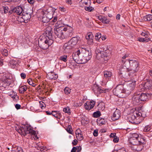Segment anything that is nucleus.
I'll list each match as a JSON object with an SVG mask.
<instances>
[{
  "label": "nucleus",
  "mask_w": 152,
  "mask_h": 152,
  "mask_svg": "<svg viewBox=\"0 0 152 152\" xmlns=\"http://www.w3.org/2000/svg\"><path fill=\"white\" fill-rule=\"evenodd\" d=\"M49 30H46V36H41L38 40V45L43 50L48 49L53 43V37L52 36L53 31L51 28H48Z\"/></svg>",
  "instance_id": "nucleus-1"
},
{
  "label": "nucleus",
  "mask_w": 152,
  "mask_h": 152,
  "mask_svg": "<svg viewBox=\"0 0 152 152\" xmlns=\"http://www.w3.org/2000/svg\"><path fill=\"white\" fill-rule=\"evenodd\" d=\"M32 12V10L30 7H28L26 9L24 8V11L22 15L19 16L18 20L21 23H27L31 18V15Z\"/></svg>",
  "instance_id": "nucleus-2"
},
{
  "label": "nucleus",
  "mask_w": 152,
  "mask_h": 152,
  "mask_svg": "<svg viewBox=\"0 0 152 152\" xmlns=\"http://www.w3.org/2000/svg\"><path fill=\"white\" fill-rule=\"evenodd\" d=\"M55 11V9L51 7H49L47 10L42 11V21L44 23L49 22L53 18Z\"/></svg>",
  "instance_id": "nucleus-3"
},
{
  "label": "nucleus",
  "mask_w": 152,
  "mask_h": 152,
  "mask_svg": "<svg viewBox=\"0 0 152 152\" xmlns=\"http://www.w3.org/2000/svg\"><path fill=\"white\" fill-rule=\"evenodd\" d=\"M18 131L21 135L25 136L28 134L31 135H35L36 134V131L31 128L30 125H24L23 126H20Z\"/></svg>",
  "instance_id": "nucleus-4"
},
{
  "label": "nucleus",
  "mask_w": 152,
  "mask_h": 152,
  "mask_svg": "<svg viewBox=\"0 0 152 152\" xmlns=\"http://www.w3.org/2000/svg\"><path fill=\"white\" fill-rule=\"evenodd\" d=\"M130 67L127 68V71L130 72L128 74L129 75H131V73H134L137 72L139 69V63L138 62L134 60H130L129 61Z\"/></svg>",
  "instance_id": "nucleus-5"
},
{
  "label": "nucleus",
  "mask_w": 152,
  "mask_h": 152,
  "mask_svg": "<svg viewBox=\"0 0 152 152\" xmlns=\"http://www.w3.org/2000/svg\"><path fill=\"white\" fill-rule=\"evenodd\" d=\"M145 115H143L140 112L136 111L134 112L133 114L130 115L129 118V122L131 123L136 124L138 123V122L137 121V118H139V117L140 116L145 117Z\"/></svg>",
  "instance_id": "nucleus-6"
},
{
  "label": "nucleus",
  "mask_w": 152,
  "mask_h": 152,
  "mask_svg": "<svg viewBox=\"0 0 152 152\" xmlns=\"http://www.w3.org/2000/svg\"><path fill=\"white\" fill-rule=\"evenodd\" d=\"M124 89L123 85L119 84L113 90V93L115 96L120 98H123L124 96L123 94H125Z\"/></svg>",
  "instance_id": "nucleus-7"
},
{
  "label": "nucleus",
  "mask_w": 152,
  "mask_h": 152,
  "mask_svg": "<svg viewBox=\"0 0 152 152\" xmlns=\"http://www.w3.org/2000/svg\"><path fill=\"white\" fill-rule=\"evenodd\" d=\"M91 53L90 49H83L81 51V55L83 58L81 59L82 61L84 60L86 62L90 60L91 58Z\"/></svg>",
  "instance_id": "nucleus-8"
},
{
  "label": "nucleus",
  "mask_w": 152,
  "mask_h": 152,
  "mask_svg": "<svg viewBox=\"0 0 152 152\" xmlns=\"http://www.w3.org/2000/svg\"><path fill=\"white\" fill-rule=\"evenodd\" d=\"M124 85V90L125 94L129 95L135 88V83L132 82Z\"/></svg>",
  "instance_id": "nucleus-9"
},
{
  "label": "nucleus",
  "mask_w": 152,
  "mask_h": 152,
  "mask_svg": "<svg viewBox=\"0 0 152 152\" xmlns=\"http://www.w3.org/2000/svg\"><path fill=\"white\" fill-rule=\"evenodd\" d=\"M96 58L97 59H99L101 58H104V60L105 61H107L109 58V57L106 56L105 55V54L103 53L102 50H100L99 49H97L96 51Z\"/></svg>",
  "instance_id": "nucleus-10"
},
{
  "label": "nucleus",
  "mask_w": 152,
  "mask_h": 152,
  "mask_svg": "<svg viewBox=\"0 0 152 152\" xmlns=\"http://www.w3.org/2000/svg\"><path fill=\"white\" fill-rule=\"evenodd\" d=\"M24 11V9L20 6H18L16 7H11V10L9 11L10 12L16 13L18 15L22 14Z\"/></svg>",
  "instance_id": "nucleus-11"
},
{
  "label": "nucleus",
  "mask_w": 152,
  "mask_h": 152,
  "mask_svg": "<svg viewBox=\"0 0 152 152\" xmlns=\"http://www.w3.org/2000/svg\"><path fill=\"white\" fill-rule=\"evenodd\" d=\"M54 33L58 37L61 39H63L65 38V36L64 34V32L62 31V30L61 29L60 27L56 28H55Z\"/></svg>",
  "instance_id": "nucleus-12"
},
{
  "label": "nucleus",
  "mask_w": 152,
  "mask_h": 152,
  "mask_svg": "<svg viewBox=\"0 0 152 152\" xmlns=\"http://www.w3.org/2000/svg\"><path fill=\"white\" fill-rule=\"evenodd\" d=\"M80 54V52L79 50H78L76 52L73 53L72 54V58L73 60L77 63L80 64L79 60L80 58L79 55Z\"/></svg>",
  "instance_id": "nucleus-13"
},
{
  "label": "nucleus",
  "mask_w": 152,
  "mask_h": 152,
  "mask_svg": "<svg viewBox=\"0 0 152 152\" xmlns=\"http://www.w3.org/2000/svg\"><path fill=\"white\" fill-rule=\"evenodd\" d=\"M74 48L71 45H69L68 42L65 43L63 46L64 53H69Z\"/></svg>",
  "instance_id": "nucleus-14"
},
{
  "label": "nucleus",
  "mask_w": 152,
  "mask_h": 152,
  "mask_svg": "<svg viewBox=\"0 0 152 152\" xmlns=\"http://www.w3.org/2000/svg\"><path fill=\"white\" fill-rule=\"evenodd\" d=\"M80 38L79 37H73L68 42L69 45H71L74 48L79 40Z\"/></svg>",
  "instance_id": "nucleus-15"
},
{
  "label": "nucleus",
  "mask_w": 152,
  "mask_h": 152,
  "mask_svg": "<svg viewBox=\"0 0 152 152\" xmlns=\"http://www.w3.org/2000/svg\"><path fill=\"white\" fill-rule=\"evenodd\" d=\"M95 104V102L93 100L87 102L85 104V108L86 110H90L94 107Z\"/></svg>",
  "instance_id": "nucleus-16"
},
{
  "label": "nucleus",
  "mask_w": 152,
  "mask_h": 152,
  "mask_svg": "<svg viewBox=\"0 0 152 152\" xmlns=\"http://www.w3.org/2000/svg\"><path fill=\"white\" fill-rule=\"evenodd\" d=\"M121 113L120 111L117 109L113 113V116L111 117V119L113 121L118 120L120 117Z\"/></svg>",
  "instance_id": "nucleus-17"
},
{
  "label": "nucleus",
  "mask_w": 152,
  "mask_h": 152,
  "mask_svg": "<svg viewBox=\"0 0 152 152\" xmlns=\"http://www.w3.org/2000/svg\"><path fill=\"white\" fill-rule=\"evenodd\" d=\"M139 92H137L134 94V95L132 97V100L135 104L140 103L141 101L140 96L139 94Z\"/></svg>",
  "instance_id": "nucleus-18"
},
{
  "label": "nucleus",
  "mask_w": 152,
  "mask_h": 152,
  "mask_svg": "<svg viewBox=\"0 0 152 152\" xmlns=\"http://www.w3.org/2000/svg\"><path fill=\"white\" fill-rule=\"evenodd\" d=\"M138 94L140 96V103H142L143 102L146 101L148 98H149L148 96L147 95V94H146L141 93L140 92H139Z\"/></svg>",
  "instance_id": "nucleus-19"
},
{
  "label": "nucleus",
  "mask_w": 152,
  "mask_h": 152,
  "mask_svg": "<svg viewBox=\"0 0 152 152\" xmlns=\"http://www.w3.org/2000/svg\"><path fill=\"white\" fill-rule=\"evenodd\" d=\"M47 75L50 80H55L58 78V76L56 74H55L53 71L49 72Z\"/></svg>",
  "instance_id": "nucleus-20"
},
{
  "label": "nucleus",
  "mask_w": 152,
  "mask_h": 152,
  "mask_svg": "<svg viewBox=\"0 0 152 152\" xmlns=\"http://www.w3.org/2000/svg\"><path fill=\"white\" fill-rule=\"evenodd\" d=\"M144 87L146 90L152 88V81L149 80L145 83Z\"/></svg>",
  "instance_id": "nucleus-21"
},
{
  "label": "nucleus",
  "mask_w": 152,
  "mask_h": 152,
  "mask_svg": "<svg viewBox=\"0 0 152 152\" xmlns=\"http://www.w3.org/2000/svg\"><path fill=\"white\" fill-rule=\"evenodd\" d=\"M138 138L134 139L133 138H130L129 139V143L134 145H136L139 144V141H138Z\"/></svg>",
  "instance_id": "nucleus-22"
},
{
  "label": "nucleus",
  "mask_w": 152,
  "mask_h": 152,
  "mask_svg": "<svg viewBox=\"0 0 152 152\" xmlns=\"http://www.w3.org/2000/svg\"><path fill=\"white\" fill-rule=\"evenodd\" d=\"M61 29L62 30V31H63L64 32V31L65 32L67 31V30H68V31H69V33L71 34V33L72 31L73 28H72L70 26H68L67 27H60ZM70 34H69V36L70 35Z\"/></svg>",
  "instance_id": "nucleus-23"
},
{
  "label": "nucleus",
  "mask_w": 152,
  "mask_h": 152,
  "mask_svg": "<svg viewBox=\"0 0 152 152\" xmlns=\"http://www.w3.org/2000/svg\"><path fill=\"white\" fill-rule=\"evenodd\" d=\"M138 145H142L145 144L146 142L145 139L143 137L140 136L138 138Z\"/></svg>",
  "instance_id": "nucleus-24"
},
{
  "label": "nucleus",
  "mask_w": 152,
  "mask_h": 152,
  "mask_svg": "<svg viewBox=\"0 0 152 152\" xmlns=\"http://www.w3.org/2000/svg\"><path fill=\"white\" fill-rule=\"evenodd\" d=\"M32 146L37 148L38 150H40L42 151L44 150V147L40 146L39 143L34 144Z\"/></svg>",
  "instance_id": "nucleus-25"
},
{
  "label": "nucleus",
  "mask_w": 152,
  "mask_h": 152,
  "mask_svg": "<svg viewBox=\"0 0 152 152\" xmlns=\"http://www.w3.org/2000/svg\"><path fill=\"white\" fill-rule=\"evenodd\" d=\"M104 75L105 77L109 78L112 75V73L110 71H105L104 72Z\"/></svg>",
  "instance_id": "nucleus-26"
},
{
  "label": "nucleus",
  "mask_w": 152,
  "mask_h": 152,
  "mask_svg": "<svg viewBox=\"0 0 152 152\" xmlns=\"http://www.w3.org/2000/svg\"><path fill=\"white\" fill-rule=\"evenodd\" d=\"M27 88L26 86H20L19 87V93L21 94H23L27 89Z\"/></svg>",
  "instance_id": "nucleus-27"
},
{
  "label": "nucleus",
  "mask_w": 152,
  "mask_h": 152,
  "mask_svg": "<svg viewBox=\"0 0 152 152\" xmlns=\"http://www.w3.org/2000/svg\"><path fill=\"white\" fill-rule=\"evenodd\" d=\"M137 145V148H134L133 147H132V149L133 150L137 151H141L143 148V146L142 145Z\"/></svg>",
  "instance_id": "nucleus-28"
},
{
  "label": "nucleus",
  "mask_w": 152,
  "mask_h": 152,
  "mask_svg": "<svg viewBox=\"0 0 152 152\" xmlns=\"http://www.w3.org/2000/svg\"><path fill=\"white\" fill-rule=\"evenodd\" d=\"M97 122L98 124L99 125H102L104 124L105 123V121L103 118H99L97 119Z\"/></svg>",
  "instance_id": "nucleus-29"
},
{
  "label": "nucleus",
  "mask_w": 152,
  "mask_h": 152,
  "mask_svg": "<svg viewBox=\"0 0 152 152\" xmlns=\"http://www.w3.org/2000/svg\"><path fill=\"white\" fill-rule=\"evenodd\" d=\"M150 38H138V40L140 42H147L150 41Z\"/></svg>",
  "instance_id": "nucleus-30"
},
{
  "label": "nucleus",
  "mask_w": 152,
  "mask_h": 152,
  "mask_svg": "<svg viewBox=\"0 0 152 152\" xmlns=\"http://www.w3.org/2000/svg\"><path fill=\"white\" fill-rule=\"evenodd\" d=\"M98 88L99 86L97 85H94L92 87V90L96 94H98Z\"/></svg>",
  "instance_id": "nucleus-31"
},
{
  "label": "nucleus",
  "mask_w": 152,
  "mask_h": 152,
  "mask_svg": "<svg viewBox=\"0 0 152 152\" xmlns=\"http://www.w3.org/2000/svg\"><path fill=\"white\" fill-rule=\"evenodd\" d=\"M143 19L145 21H150L152 20V15H148L143 17Z\"/></svg>",
  "instance_id": "nucleus-32"
},
{
  "label": "nucleus",
  "mask_w": 152,
  "mask_h": 152,
  "mask_svg": "<svg viewBox=\"0 0 152 152\" xmlns=\"http://www.w3.org/2000/svg\"><path fill=\"white\" fill-rule=\"evenodd\" d=\"M143 131L145 132H151L152 131V129L151 126L149 125H147L145 127Z\"/></svg>",
  "instance_id": "nucleus-33"
},
{
  "label": "nucleus",
  "mask_w": 152,
  "mask_h": 152,
  "mask_svg": "<svg viewBox=\"0 0 152 152\" xmlns=\"http://www.w3.org/2000/svg\"><path fill=\"white\" fill-rule=\"evenodd\" d=\"M148 89L147 93L146 94H147V95L149 97V98L152 97V88Z\"/></svg>",
  "instance_id": "nucleus-34"
},
{
  "label": "nucleus",
  "mask_w": 152,
  "mask_h": 152,
  "mask_svg": "<svg viewBox=\"0 0 152 152\" xmlns=\"http://www.w3.org/2000/svg\"><path fill=\"white\" fill-rule=\"evenodd\" d=\"M67 56L66 55H64L61 56L59 58V60L63 61L64 62H66L67 61Z\"/></svg>",
  "instance_id": "nucleus-35"
},
{
  "label": "nucleus",
  "mask_w": 152,
  "mask_h": 152,
  "mask_svg": "<svg viewBox=\"0 0 152 152\" xmlns=\"http://www.w3.org/2000/svg\"><path fill=\"white\" fill-rule=\"evenodd\" d=\"M66 130L67 132L71 134H72L73 132L71 126L70 125L66 127Z\"/></svg>",
  "instance_id": "nucleus-36"
},
{
  "label": "nucleus",
  "mask_w": 152,
  "mask_h": 152,
  "mask_svg": "<svg viewBox=\"0 0 152 152\" xmlns=\"http://www.w3.org/2000/svg\"><path fill=\"white\" fill-rule=\"evenodd\" d=\"M100 115L101 113L99 111H98L96 112H94L93 114V117L95 118L99 117L100 116Z\"/></svg>",
  "instance_id": "nucleus-37"
},
{
  "label": "nucleus",
  "mask_w": 152,
  "mask_h": 152,
  "mask_svg": "<svg viewBox=\"0 0 152 152\" xmlns=\"http://www.w3.org/2000/svg\"><path fill=\"white\" fill-rule=\"evenodd\" d=\"M64 91L65 94L68 95L71 92V89L69 88L66 87L64 88Z\"/></svg>",
  "instance_id": "nucleus-38"
},
{
  "label": "nucleus",
  "mask_w": 152,
  "mask_h": 152,
  "mask_svg": "<svg viewBox=\"0 0 152 152\" xmlns=\"http://www.w3.org/2000/svg\"><path fill=\"white\" fill-rule=\"evenodd\" d=\"M103 51V53H105V56H108L109 57V56L110 55V51L109 50H104V48L103 49V50H102Z\"/></svg>",
  "instance_id": "nucleus-39"
},
{
  "label": "nucleus",
  "mask_w": 152,
  "mask_h": 152,
  "mask_svg": "<svg viewBox=\"0 0 152 152\" xmlns=\"http://www.w3.org/2000/svg\"><path fill=\"white\" fill-rule=\"evenodd\" d=\"M93 35L92 33H88L86 36V39L89 40V39H91L93 38Z\"/></svg>",
  "instance_id": "nucleus-40"
},
{
  "label": "nucleus",
  "mask_w": 152,
  "mask_h": 152,
  "mask_svg": "<svg viewBox=\"0 0 152 152\" xmlns=\"http://www.w3.org/2000/svg\"><path fill=\"white\" fill-rule=\"evenodd\" d=\"M27 82L30 85H31L33 87L35 86L36 85V84L33 83L32 79H28V80Z\"/></svg>",
  "instance_id": "nucleus-41"
},
{
  "label": "nucleus",
  "mask_w": 152,
  "mask_h": 152,
  "mask_svg": "<svg viewBox=\"0 0 152 152\" xmlns=\"http://www.w3.org/2000/svg\"><path fill=\"white\" fill-rule=\"evenodd\" d=\"M63 110L65 113L69 114V115H70L71 113V112H70V109L68 107L64 108Z\"/></svg>",
  "instance_id": "nucleus-42"
},
{
  "label": "nucleus",
  "mask_w": 152,
  "mask_h": 152,
  "mask_svg": "<svg viewBox=\"0 0 152 152\" xmlns=\"http://www.w3.org/2000/svg\"><path fill=\"white\" fill-rule=\"evenodd\" d=\"M76 136L77 138H78L79 140H81L83 139V135L80 133H78L77 134L76 133Z\"/></svg>",
  "instance_id": "nucleus-43"
},
{
  "label": "nucleus",
  "mask_w": 152,
  "mask_h": 152,
  "mask_svg": "<svg viewBox=\"0 0 152 152\" xmlns=\"http://www.w3.org/2000/svg\"><path fill=\"white\" fill-rule=\"evenodd\" d=\"M85 9L87 11L91 12L94 10V9L92 7L89 6L88 7H85Z\"/></svg>",
  "instance_id": "nucleus-44"
},
{
  "label": "nucleus",
  "mask_w": 152,
  "mask_h": 152,
  "mask_svg": "<svg viewBox=\"0 0 152 152\" xmlns=\"http://www.w3.org/2000/svg\"><path fill=\"white\" fill-rule=\"evenodd\" d=\"M102 37L101 34L100 33H96L95 37V39L96 40H98Z\"/></svg>",
  "instance_id": "nucleus-45"
},
{
  "label": "nucleus",
  "mask_w": 152,
  "mask_h": 152,
  "mask_svg": "<svg viewBox=\"0 0 152 152\" xmlns=\"http://www.w3.org/2000/svg\"><path fill=\"white\" fill-rule=\"evenodd\" d=\"M39 103L40 107H41L42 109H43V107H45L46 106V105L42 101H39Z\"/></svg>",
  "instance_id": "nucleus-46"
},
{
  "label": "nucleus",
  "mask_w": 152,
  "mask_h": 152,
  "mask_svg": "<svg viewBox=\"0 0 152 152\" xmlns=\"http://www.w3.org/2000/svg\"><path fill=\"white\" fill-rule=\"evenodd\" d=\"M141 35L145 37V38H148L149 36V34L148 32H142L141 34Z\"/></svg>",
  "instance_id": "nucleus-47"
},
{
  "label": "nucleus",
  "mask_w": 152,
  "mask_h": 152,
  "mask_svg": "<svg viewBox=\"0 0 152 152\" xmlns=\"http://www.w3.org/2000/svg\"><path fill=\"white\" fill-rule=\"evenodd\" d=\"M17 63V62L15 60H12L10 61V65H12V66H16V64Z\"/></svg>",
  "instance_id": "nucleus-48"
},
{
  "label": "nucleus",
  "mask_w": 152,
  "mask_h": 152,
  "mask_svg": "<svg viewBox=\"0 0 152 152\" xmlns=\"http://www.w3.org/2000/svg\"><path fill=\"white\" fill-rule=\"evenodd\" d=\"M140 136L137 134L134 133L132 134V137L130 138L137 139Z\"/></svg>",
  "instance_id": "nucleus-49"
},
{
  "label": "nucleus",
  "mask_w": 152,
  "mask_h": 152,
  "mask_svg": "<svg viewBox=\"0 0 152 152\" xmlns=\"http://www.w3.org/2000/svg\"><path fill=\"white\" fill-rule=\"evenodd\" d=\"M82 2L85 5H87L88 3H90L91 0H82Z\"/></svg>",
  "instance_id": "nucleus-50"
},
{
  "label": "nucleus",
  "mask_w": 152,
  "mask_h": 152,
  "mask_svg": "<svg viewBox=\"0 0 152 152\" xmlns=\"http://www.w3.org/2000/svg\"><path fill=\"white\" fill-rule=\"evenodd\" d=\"M56 116V118L58 119H60V118L62 117V115L61 113L59 111H58L57 114Z\"/></svg>",
  "instance_id": "nucleus-51"
},
{
  "label": "nucleus",
  "mask_w": 152,
  "mask_h": 152,
  "mask_svg": "<svg viewBox=\"0 0 152 152\" xmlns=\"http://www.w3.org/2000/svg\"><path fill=\"white\" fill-rule=\"evenodd\" d=\"M98 107L99 108H103L104 107V103H100L98 104Z\"/></svg>",
  "instance_id": "nucleus-52"
},
{
  "label": "nucleus",
  "mask_w": 152,
  "mask_h": 152,
  "mask_svg": "<svg viewBox=\"0 0 152 152\" xmlns=\"http://www.w3.org/2000/svg\"><path fill=\"white\" fill-rule=\"evenodd\" d=\"M110 21L109 20L107 19L106 17H105V19L103 21V23L105 24H108L109 23Z\"/></svg>",
  "instance_id": "nucleus-53"
},
{
  "label": "nucleus",
  "mask_w": 152,
  "mask_h": 152,
  "mask_svg": "<svg viewBox=\"0 0 152 152\" xmlns=\"http://www.w3.org/2000/svg\"><path fill=\"white\" fill-rule=\"evenodd\" d=\"M105 17L104 16H99L98 17V19L100 21H101L103 23L104 20L105 19Z\"/></svg>",
  "instance_id": "nucleus-54"
},
{
  "label": "nucleus",
  "mask_w": 152,
  "mask_h": 152,
  "mask_svg": "<svg viewBox=\"0 0 152 152\" xmlns=\"http://www.w3.org/2000/svg\"><path fill=\"white\" fill-rule=\"evenodd\" d=\"M119 140V139L118 137L117 136H116L115 137H114L113 140V141L114 142L117 143L118 142Z\"/></svg>",
  "instance_id": "nucleus-55"
},
{
  "label": "nucleus",
  "mask_w": 152,
  "mask_h": 152,
  "mask_svg": "<svg viewBox=\"0 0 152 152\" xmlns=\"http://www.w3.org/2000/svg\"><path fill=\"white\" fill-rule=\"evenodd\" d=\"M93 134L95 137L97 136L98 135V130L97 129L95 130L94 131Z\"/></svg>",
  "instance_id": "nucleus-56"
},
{
  "label": "nucleus",
  "mask_w": 152,
  "mask_h": 152,
  "mask_svg": "<svg viewBox=\"0 0 152 152\" xmlns=\"http://www.w3.org/2000/svg\"><path fill=\"white\" fill-rule=\"evenodd\" d=\"M22 151H23V149L21 147L17 146V148L15 151V152H18Z\"/></svg>",
  "instance_id": "nucleus-57"
},
{
  "label": "nucleus",
  "mask_w": 152,
  "mask_h": 152,
  "mask_svg": "<svg viewBox=\"0 0 152 152\" xmlns=\"http://www.w3.org/2000/svg\"><path fill=\"white\" fill-rule=\"evenodd\" d=\"M3 9L4 13H6L8 12L9 8L7 6L4 7Z\"/></svg>",
  "instance_id": "nucleus-58"
},
{
  "label": "nucleus",
  "mask_w": 152,
  "mask_h": 152,
  "mask_svg": "<svg viewBox=\"0 0 152 152\" xmlns=\"http://www.w3.org/2000/svg\"><path fill=\"white\" fill-rule=\"evenodd\" d=\"M52 114L53 116L56 118V116L57 115V114L58 111H52Z\"/></svg>",
  "instance_id": "nucleus-59"
},
{
  "label": "nucleus",
  "mask_w": 152,
  "mask_h": 152,
  "mask_svg": "<svg viewBox=\"0 0 152 152\" xmlns=\"http://www.w3.org/2000/svg\"><path fill=\"white\" fill-rule=\"evenodd\" d=\"M77 151L76 152H80L82 148L80 146H77Z\"/></svg>",
  "instance_id": "nucleus-60"
},
{
  "label": "nucleus",
  "mask_w": 152,
  "mask_h": 152,
  "mask_svg": "<svg viewBox=\"0 0 152 152\" xmlns=\"http://www.w3.org/2000/svg\"><path fill=\"white\" fill-rule=\"evenodd\" d=\"M21 105L18 104H16L15 105V107L17 110L19 109L20 108Z\"/></svg>",
  "instance_id": "nucleus-61"
},
{
  "label": "nucleus",
  "mask_w": 152,
  "mask_h": 152,
  "mask_svg": "<svg viewBox=\"0 0 152 152\" xmlns=\"http://www.w3.org/2000/svg\"><path fill=\"white\" fill-rule=\"evenodd\" d=\"M78 141L76 140L75 139L72 142V144L73 145H76L77 144Z\"/></svg>",
  "instance_id": "nucleus-62"
},
{
  "label": "nucleus",
  "mask_w": 152,
  "mask_h": 152,
  "mask_svg": "<svg viewBox=\"0 0 152 152\" xmlns=\"http://www.w3.org/2000/svg\"><path fill=\"white\" fill-rule=\"evenodd\" d=\"M77 147H73L71 151V152H76Z\"/></svg>",
  "instance_id": "nucleus-63"
},
{
  "label": "nucleus",
  "mask_w": 152,
  "mask_h": 152,
  "mask_svg": "<svg viewBox=\"0 0 152 152\" xmlns=\"http://www.w3.org/2000/svg\"><path fill=\"white\" fill-rule=\"evenodd\" d=\"M118 150L119 152H126L125 149L124 148Z\"/></svg>",
  "instance_id": "nucleus-64"
}]
</instances>
